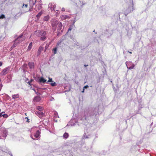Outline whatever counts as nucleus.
<instances>
[{
    "mask_svg": "<svg viewBox=\"0 0 156 156\" xmlns=\"http://www.w3.org/2000/svg\"><path fill=\"white\" fill-rule=\"evenodd\" d=\"M59 22L55 20H53L51 21L52 29L53 31L56 30L57 26Z\"/></svg>",
    "mask_w": 156,
    "mask_h": 156,
    "instance_id": "nucleus-1",
    "label": "nucleus"
},
{
    "mask_svg": "<svg viewBox=\"0 0 156 156\" xmlns=\"http://www.w3.org/2000/svg\"><path fill=\"white\" fill-rule=\"evenodd\" d=\"M47 33L44 30H38L36 31V35L38 37H40L42 36H46Z\"/></svg>",
    "mask_w": 156,
    "mask_h": 156,
    "instance_id": "nucleus-2",
    "label": "nucleus"
},
{
    "mask_svg": "<svg viewBox=\"0 0 156 156\" xmlns=\"http://www.w3.org/2000/svg\"><path fill=\"white\" fill-rule=\"evenodd\" d=\"M23 35L22 34L20 35L17 39L15 40V42H17L18 43L21 42L23 41L24 40L25 37H23Z\"/></svg>",
    "mask_w": 156,
    "mask_h": 156,
    "instance_id": "nucleus-3",
    "label": "nucleus"
},
{
    "mask_svg": "<svg viewBox=\"0 0 156 156\" xmlns=\"http://www.w3.org/2000/svg\"><path fill=\"white\" fill-rule=\"evenodd\" d=\"M62 24L60 22L59 23L58 25V33L57 35L58 36L60 34V31H61V32L62 33L63 31V30L61 29L62 28Z\"/></svg>",
    "mask_w": 156,
    "mask_h": 156,
    "instance_id": "nucleus-4",
    "label": "nucleus"
},
{
    "mask_svg": "<svg viewBox=\"0 0 156 156\" xmlns=\"http://www.w3.org/2000/svg\"><path fill=\"white\" fill-rule=\"evenodd\" d=\"M10 68L9 67L6 68L5 69H3L2 72V75H5L9 71Z\"/></svg>",
    "mask_w": 156,
    "mask_h": 156,
    "instance_id": "nucleus-5",
    "label": "nucleus"
},
{
    "mask_svg": "<svg viewBox=\"0 0 156 156\" xmlns=\"http://www.w3.org/2000/svg\"><path fill=\"white\" fill-rule=\"evenodd\" d=\"M35 113L40 118L43 117L44 115L43 112H41V111H37L35 112Z\"/></svg>",
    "mask_w": 156,
    "mask_h": 156,
    "instance_id": "nucleus-6",
    "label": "nucleus"
},
{
    "mask_svg": "<svg viewBox=\"0 0 156 156\" xmlns=\"http://www.w3.org/2000/svg\"><path fill=\"white\" fill-rule=\"evenodd\" d=\"M46 80L45 79H44L42 77H40L39 80H38V82L40 83H45L46 82Z\"/></svg>",
    "mask_w": 156,
    "mask_h": 156,
    "instance_id": "nucleus-7",
    "label": "nucleus"
},
{
    "mask_svg": "<svg viewBox=\"0 0 156 156\" xmlns=\"http://www.w3.org/2000/svg\"><path fill=\"white\" fill-rule=\"evenodd\" d=\"M36 2V1H35L34 2L33 0H30L29 3H30V6L31 7V8H32L33 7V6L34 5H35V4Z\"/></svg>",
    "mask_w": 156,
    "mask_h": 156,
    "instance_id": "nucleus-8",
    "label": "nucleus"
},
{
    "mask_svg": "<svg viewBox=\"0 0 156 156\" xmlns=\"http://www.w3.org/2000/svg\"><path fill=\"white\" fill-rule=\"evenodd\" d=\"M41 100V98L40 97L36 96L34 97V101L35 102H38L40 101Z\"/></svg>",
    "mask_w": 156,
    "mask_h": 156,
    "instance_id": "nucleus-9",
    "label": "nucleus"
},
{
    "mask_svg": "<svg viewBox=\"0 0 156 156\" xmlns=\"http://www.w3.org/2000/svg\"><path fill=\"white\" fill-rule=\"evenodd\" d=\"M43 48L41 46L39 48L38 50V51H37L38 55H39L41 53V51H43Z\"/></svg>",
    "mask_w": 156,
    "mask_h": 156,
    "instance_id": "nucleus-10",
    "label": "nucleus"
},
{
    "mask_svg": "<svg viewBox=\"0 0 156 156\" xmlns=\"http://www.w3.org/2000/svg\"><path fill=\"white\" fill-rule=\"evenodd\" d=\"M28 66L30 69H33L34 67V64L33 62H30L28 63Z\"/></svg>",
    "mask_w": 156,
    "mask_h": 156,
    "instance_id": "nucleus-11",
    "label": "nucleus"
},
{
    "mask_svg": "<svg viewBox=\"0 0 156 156\" xmlns=\"http://www.w3.org/2000/svg\"><path fill=\"white\" fill-rule=\"evenodd\" d=\"M40 134V132L38 130H37L36 131V133L34 134V136L36 138H37L39 136Z\"/></svg>",
    "mask_w": 156,
    "mask_h": 156,
    "instance_id": "nucleus-12",
    "label": "nucleus"
},
{
    "mask_svg": "<svg viewBox=\"0 0 156 156\" xmlns=\"http://www.w3.org/2000/svg\"><path fill=\"white\" fill-rule=\"evenodd\" d=\"M49 19V15H47L46 16H45L44 17V18L43 19V20L44 21H47Z\"/></svg>",
    "mask_w": 156,
    "mask_h": 156,
    "instance_id": "nucleus-13",
    "label": "nucleus"
},
{
    "mask_svg": "<svg viewBox=\"0 0 156 156\" xmlns=\"http://www.w3.org/2000/svg\"><path fill=\"white\" fill-rule=\"evenodd\" d=\"M19 95L18 94L13 95L12 96V98L13 99H16L19 98Z\"/></svg>",
    "mask_w": 156,
    "mask_h": 156,
    "instance_id": "nucleus-14",
    "label": "nucleus"
},
{
    "mask_svg": "<svg viewBox=\"0 0 156 156\" xmlns=\"http://www.w3.org/2000/svg\"><path fill=\"white\" fill-rule=\"evenodd\" d=\"M69 136V134L68 133H65L63 134V137L65 139H67Z\"/></svg>",
    "mask_w": 156,
    "mask_h": 156,
    "instance_id": "nucleus-15",
    "label": "nucleus"
},
{
    "mask_svg": "<svg viewBox=\"0 0 156 156\" xmlns=\"http://www.w3.org/2000/svg\"><path fill=\"white\" fill-rule=\"evenodd\" d=\"M18 44V42H15V41L13 45L11 47V48H14V47H16L17 45Z\"/></svg>",
    "mask_w": 156,
    "mask_h": 156,
    "instance_id": "nucleus-16",
    "label": "nucleus"
},
{
    "mask_svg": "<svg viewBox=\"0 0 156 156\" xmlns=\"http://www.w3.org/2000/svg\"><path fill=\"white\" fill-rule=\"evenodd\" d=\"M32 42H31L29 44L28 47V50L29 51L31 49L32 46Z\"/></svg>",
    "mask_w": 156,
    "mask_h": 156,
    "instance_id": "nucleus-17",
    "label": "nucleus"
},
{
    "mask_svg": "<svg viewBox=\"0 0 156 156\" xmlns=\"http://www.w3.org/2000/svg\"><path fill=\"white\" fill-rule=\"evenodd\" d=\"M68 16L66 15H62L61 16V17L62 19L65 20L68 17Z\"/></svg>",
    "mask_w": 156,
    "mask_h": 156,
    "instance_id": "nucleus-18",
    "label": "nucleus"
},
{
    "mask_svg": "<svg viewBox=\"0 0 156 156\" xmlns=\"http://www.w3.org/2000/svg\"><path fill=\"white\" fill-rule=\"evenodd\" d=\"M50 85L52 86H56V83L55 82H54L53 81V82H51L50 83Z\"/></svg>",
    "mask_w": 156,
    "mask_h": 156,
    "instance_id": "nucleus-19",
    "label": "nucleus"
},
{
    "mask_svg": "<svg viewBox=\"0 0 156 156\" xmlns=\"http://www.w3.org/2000/svg\"><path fill=\"white\" fill-rule=\"evenodd\" d=\"M57 48V47H56L53 49V53L54 54H55L56 53Z\"/></svg>",
    "mask_w": 156,
    "mask_h": 156,
    "instance_id": "nucleus-20",
    "label": "nucleus"
},
{
    "mask_svg": "<svg viewBox=\"0 0 156 156\" xmlns=\"http://www.w3.org/2000/svg\"><path fill=\"white\" fill-rule=\"evenodd\" d=\"M42 13V12H40L36 16V17H37V18H39L41 16V15Z\"/></svg>",
    "mask_w": 156,
    "mask_h": 156,
    "instance_id": "nucleus-21",
    "label": "nucleus"
},
{
    "mask_svg": "<svg viewBox=\"0 0 156 156\" xmlns=\"http://www.w3.org/2000/svg\"><path fill=\"white\" fill-rule=\"evenodd\" d=\"M46 38V37H45V36H42L41 38V41H44L45 39Z\"/></svg>",
    "mask_w": 156,
    "mask_h": 156,
    "instance_id": "nucleus-22",
    "label": "nucleus"
},
{
    "mask_svg": "<svg viewBox=\"0 0 156 156\" xmlns=\"http://www.w3.org/2000/svg\"><path fill=\"white\" fill-rule=\"evenodd\" d=\"M49 80L46 83H48L49 82H53L52 79V78H50L49 77H48Z\"/></svg>",
    "mask_w": 156,
    "mask_h": 156,
    "instance_id": "nucleus-23",
    "label": "nucleus"
},
{
    "mask_svg": "<svg viewBox=\"0 0 156 156\" xmlns=\"http://www.w3.org/2000/svg\"><path fill=\"white\" fill-rule=\"evenodd\" d=\"M37 110H38V111H41L43 109V108L42 107L40 106H38L37 108Z\"/></svg>",
    "mask_w": 156,
    "mask_h": 156,
    "instance_id": "nucleus-24",
    "label": "nucleus"
},
{
    "mask_svg": "<svg viewBox=\"0 0 156 156\" xmlns=\"http://www.w3.org/2000/svg\"><path fill=\"white\" fill-rule=\"evenodd\" d=\"M37 8L38 10H40L42 8L41 5L39 4V5L37 6Z\"/></svg>",
    "mask_w": 156,
    "mask_h": 156,
    "instance_id": "nucleus-25",
    "label": "nucleus"
},
{
    "mask_svg": "<svg viewBox=\"0 0 156 156\" xmlns=\"http://www.w3.org/2000/svg\"><path fill=\"white\" fill-rule=\"evenodd\" d=\"M135 66V65L134 64H132V66L130 67H129V68L127 67V68L129 69H132Z\"/></svg>",
    "mask_w": 156,
    "mask_h": 156,
    "instance_id": "nucleus-26",
    "label": "nucleus"
},
{
    "mask_svg": "<svg viewBox=\"0 0 156 156\" xmlns=\"http://www.w3.org/2000/svg\"><path fill=\"white\" fill-rule=\"evenodd\" d=\"M33 81V79H31V80H30V81H29V82H27V83H28V84H29V85H31V82H32Z\"/></svg>",
    "mask_w": 156,
    "mask_h": 156,
    "instance_id": "nucleus-27",
    "label": "nucleus"
},
{
    "mask_svg": "<svg viewBox=\"0 0 156 156\" xmlns=\"http://www.w3.org/2000/svg\"><path fill=\"white\" fill-rule=\"evenodd\" d=\"M2 116L4 118H7L8 117V115L6 114H4L2 115Z\"/></svg>",
    "mask_w": 156,
    "mask_h": 156,
    "instance_id": "nucleus-28",
    "label": "nucleus"
},
{
    "mask_svg": "<svg viewBox=\"0 0 156 156\" xmlns=\"http://www.w3.org/2000/svg\"><path fill=\"white\" fill-rule=\"evenodd\" d=\"M5 18V16L4 15L2 14L0 16V19H2Z\"/></svg>",
    "mask_w": 156,
    "mask_h": 156,
    "instance_id": "nucleus-29",
    "label": "nucleus"
},
{
    "mask_svg": "<svg viewBox=\"0 0 156 156\" xmlns=\"http://www.w3.org/2000/svg\"><path fill=\"white\" fill-rule=\"evenodd\" d=\"M133 2V1L132 2ZM132 10H131L130 11H129L128 13H129L130 12H131L133 10V3H132Z\"/></svg>",
    "mask_w": 156,
    "mask_h": 156,
    "instance_id": "nucleus-30",
    "label": "nucleus"
},
{
    "mask_svg": "<svg viewBox=\"0 0 156 156\" xmlns=\"http://www.w3.org/2000/svg\"><path fill=\"white\" fill-rule=\"evenodd\" d=\"M72 30V28L71 27H69V29H68V32H68L69 31H71Z\"/></svg>",
    "mask_w": 156,
    "mask_h": 156,
    "instance_id": "nucleus-31",
    "label": "nucleus"
},
{
    "mask_svg": "<svg viewBox=\"0 0 156 156\" xmlns=\"http://www.w3.org/2000/svg\"><path fill=\"white\" fill-rule=\"evenodd\" d=\"M4 112H2L1 113H0V117H2V113H4Z\"/></svg>",
    "mask_w": 156,
    "mask_h": 156,
    "instance_id": "nucleus-32",
    "label": "nucleus"
},
{
    "mask_svg": "<svg viewBox=\"0 0 156 156\" xmlns=\"http://www.w3.org/2000/svg\"><path fill=\"white\" fill-rule=\"evenodd\" d=\"M61 41H60V42H58V43L57 44V46H58L60 44V43H61Z\"/></svg>",
    "mask_w": 156,
    "mask_h": 156,
    "instance_id": "nucleus-33",
    "label": "nucleus"
},
{
    "mask_svg": "<svg viewBox=\"0 0 156 156\" xmlns=\"http://www.w3.org/2000/svg\"><path fill=\"white\" fill-rule=\"evenodd\" d=\"M88 87V86L87 85L86 86H85L84 87V88H87V87Z\"/></svg>",
    "mask_w": 156,
    "mask_h": 156,
    "instance_id": "nucleus-34",
    "label": "nucleus"
},
{
    "mask_svg": "<svg viewBox=\"0 0 156 156\" xmlns=\"http://www.w3.org/2000/svg\"><path fill=\"white\" fill-rule=\"evenodd\" d=\"M2 65V62H0V66H1Z\"/></svg>",
    "mask_w": 156,
    "mask_h": 156,
    "instance_id": "nucleus-35",
    "label": "nucleus"
},
{
    "mask_svg": "<svg viewBox=\"0 0 156 156\" xmlns=\"http://www.w3.org/2000/svg\"><path fill=\"white\" fill-rule=\"evenodd\" d=\"M25 119H27V122H29L28 121V117H26L25 118Z\"/></svg>",
    "mask_w": 156,
    "mask_h": 156,
    "instance_id": "nucleus-36",
    "label": "nucleus"
},
{
    "mask_svg": "<svg viewBox=\"0 0 156 156\" xmlns=\"http://www.w3.org/2000/svg\"><path fill=\"white\" fill-rule=\"evenodd\" d=\"M24 7H25V8H27V4L25 5Z\"/></svg>",
    "mask_w": 156,
    "mask_h": 156,
    "instance_id": "nucleus-37",
    "label": "nucleus"
},
{
    "mask_svg": "<svg viewBox=\"0 0 156 156\" xmlns=\"http://www.w3.org/2000/svg\"><path fill=\"white\" fill-rule=\"evenodd\" d=\"M65 9H64V8H63L62 9V11H65Z\"/></svg>",
    "mask_w": 156,
    "mask_h": 156,
    "instance_id": "nucleus-38",
    "label": "nucleus"
},
{
    "mask_svg": "<svg viewBox=\"0 0 156 156\" xmlns=\"http://www.w3.org/2000/svg\"><path fill=\"white\" fill-rule=\"evenodd\" d=\"M84 89L83 88V90L82 91V92L83 93L84 92Z\"/></svg>",
    "mask_w": 156,
    "mask_h": 156,
    "instance_id": "nucleus-39",
    "label": "nucleus"
},
{
    "mask_svg": "<svg viewBox=\"0 0 156 156\" xmlns=\"http://www.w3.org/2000/svg\"><path fill=\"white\" fill-rule=\"evenodd\" d=\"M88 66V65H84V66H85V67H86L87 66Z\"/></svg>",
    "mask_w": 156,
    "mask_h": 156,
    "instance_id": "nucleus-40",
    "label": "nucleus"
},
{
    "mask_svg": "<svg viewBox=\"0 0 156 156\" xmlns=\"http://www.w3.org/2000/svg\"><path fill=\"white\" fill-rule=\"evenodd\" d=\"M33 90L35 92V90L34 89H33Z\"/></svg>",
    "mask_w": 156,
    "mask_h": 156,
    "instance_id": "nucleus-41",
    "label": "nucleus"
},
{
    "mask_svg": "<svg viewBox=\"0 0 156 156\" xmlns=\"http://www.w3.org/2000/svg\"><path fill=\"white\" fill-rule=\"evenodd\" d=\"M25 115H27V113H25Z\"/></svg>",
    "mask_w": 156,
    "mask_h": 156,
    "instance_id": "nucleus-42",
    "label": "nucleus"
},
{
    "mask_svg": "<svg viewBox=\"0 0 156 156\" xmlns=\"http://www.w3.org/2000/svg\"><path fill=\"white\" fill-rule=\"evenodd\" d=\"M45 48L46 49L47 48V47H46V46L45 47Z\"/></svg>",
    "mask_w": 156,
    "mask_h": 156,
    "instance_id": "nucleus-43",
    "label": "nucleus"
},
{
    "mask_svg": "<svg viewBox=\"0 0 156 156\" xmlns=\"http://www.w3.org/2000/svg\"><path fill=\"white\" fill-rule=\"evenodd\" d=\"M130 53H132L131 52H130Z\"/></svg>",
    "mask_w": 156,
    "mask_h": 156,
    "instance_id": "nucleus-44",
    "label": "nucleus"
}]
</instances>
